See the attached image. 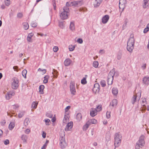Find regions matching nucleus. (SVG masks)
I'll return each mask as SVG.
<instances>
[{
    "instance_id": "5701e85b",
    "label": "nucleus",
    "mask_w": 149,
    "mask_h": 149,
    "mask_svg": "<svg viewBox=\"0 0 149 149\" xmlns=\"http://www.w3.org/2000/svg\"><path fill=\"white\" fill-rule=\"evenodd\" d=\"M149 5V3H148V0H144L143 3V7L145 8Z\"/></svg>"
},
{
    "instance_id": "f3484780",
    "label": "nucleus",
    "mask_w": 149,
    "mask_h": 149,
    "mask_svg": "<svg viewBox=\"0 0 149 149\" xmlns=\"http://www.w3.org/2000/svg\"><path fill=\"white\" fill-rule=\"evenodd\" d=\"M71 62V61L69 58H67L64 61V65L65 66H68L70 65Z\"/></svg>"
},
{
    "instance_id": "7c9ffc66",
    "label": "nucleus",
    "mask_w": 149,
    "mask_h": 149,
    "mask_svg": "<svg viewBox=\"0 0 149 149\" xmlns=\"http://www.w3.org/2000/svg\"><path fill=\"white\" fill-rule=\"evenodd\" d=\"M30 122V121L29 120V118H26L24 120V124L25 126H26L28 125Z\"/></svg>"
},
{
    "instance_id": "de8ad7c7",
    "label": "nucleus",
    "mask_w": 149,
    "mask_h": 149,
    "mask_svg": "<svg viewBox=\"0 0 149 149\" xmlns=\"http://www.w3.org/2000/svg\"><path fill=\"white\" fill-rule=\"evenodd\" d=\"M46 115L47 117L50 118H52L53 117V115L50 112H47L46 113Z\"/></svg>"
},
{
    "instance_id": "8fccbe9b",
    "label": "nucleus",
    "mask_w": 149,
    "mask_h": 149,
    "mask_svg": "<svg viewBox=\"0 0 149 149\" xmlns=\"http://www.w3.org/2000/svg\"><path fill=\"white\" fill-rule=\"evenodd\" d=\"M5 3L6 6H8L10 4V0H6L5 1Z\"/></svg>"
},
{
    "instance_id": "cd10ccee",
    "label": "nucleus",
    "mask_w": 149,
    "mask_h": 149,
    "mask_svg": "<svg viewBox=\"0 0 149 149\" xmlns=\"http://www.w3.org/2000/svg\"><path fill=\"white\" fill-rule=\"evenodd\" d=\"M115 140H121V136L118 133L115 134Z\"/></svg>"
},
{
    "instance_id": "412c9836",
    "label": "nucleus",
    "mask_w": 149,
    "mask_h": 149,
    "mask_svg": "<svg viewBox=\"0 0 149 149\" xmlns=\"http://www.w3.org/2000/svg\"><path fill=\"white\" fill-rule=\"evenodd\" d=\"M112 93L114 95L116 96L118 93V90L117 88H113L112 89Z\"/></svg>"
},
{
    "instance_id": "13d9d810",
    "label": "nucleus",
    "mask_w": 149,
    "mask_h": 149,
    "mask_svg": "<svg viewBox=\"0 0 149 149\" xmlns=\"http://www.w3.org/2000/svg\"><path fill=\"white\" fill-rule=\"evenodd\" d=\"M31 25L32 27H35L37 26V24L36 23H32Z\"/></svg>"
},
{
    "instance_id": "49530a36",
    "label": "nucleus",
    "mask_w": 149,
    "mask_h": 149,
    "mask_svg": "<svg viewBox=\"0 0 149 149\" xmlns=\"http://www.w3.org/2000/svg\"><path fill=\"white\" fill-rule=\"evenodd\" d=\"M74 48L75 46H74L71 45L69 46V49L70 51H72L74 49Z\"/></svg>"
},
{
    "instance_id": "e2e57ef3",
    "label": "nucleus",
    "mask_w": 149,
    "mask_h": 149,
    "mask_svg": "<svg viewBox=\"0 0 149 149\" xmlns=\"http://www.w3.org/2000/svg\"><path fill=\"white\" fill-rule=\"evenodd\" d=\"M30 132V130L29 129H27L25 132V133L26 134H29Z\"/></svg>"
},
{
    "instance_id": "f8f14e48",
    "label": "nucleus",
    "mask_w": 149,
    "mask_h": 149,
    "mask_svg": "<svg viewBox=\"0 0 149 149\" xmlns=\"http://www.w3.org/2000/svg\"><path fill=\"white\" fill-rule=\"evenodd\" d=\"M139 93L140 94V95L138 97L137 95H134L133 97L132 98V103L133 104H134L135 102L136 101V100H139L140 98V96L141 95V93L140 92H139Z\"/></svg>"
},
{
    "instance_id": "7ed1b4c3",
    "label": "nucleus",
    "mask_w": 149,
    "mask_h": 149,
    "mask_svg": "<svg viewBox=\"0 0 149 149\" xmlns=\"http://www.w3.org/2000/svg\"><path fill=\"white\" fill-rule=\"evenodd\" d=\"M144 136L142 135L139 137V141L137 142L136 145L141 146H143L145 145V141H144Z\"/></svg>"
},
{
    "instance_id": "864d4df0",
    "label": "nucleus",
    "mask_w": 149,
    "mask_h": 149,
    "mask_svg": "<svg viewBox=\"0 0 149 149\" xmlns=\"http://www.w3.org/2000/svg\"><path fill=\"white\" fill-rule=\"evenodd\" d=\"M58 47L55 46L53 48V50L54 52H56L58 50Z\"/></svg>"
},
{
    "instance_id": "e433bc0d",
    "label": "nucleus",
    "mask_w": 149,
    "mask_h": 149,
    "mask_svg": "<svg viewBox=\"0 0 149 149\" xmlns=\"http://www.w3.org/2000/svg\"><path fill=\"white\" fill-rule=\"evenodd\" d=\"M25 113L24 111H22L20 112L18 114V116L19 118H22L24 115Z\"/></svg>"
},
{
    "instance_id": "2eb2a0df",
    "label": "nucleus",
    "mask_w": 149,
    "mask_h": 149,
    "mask_svg": "<svg viewBox=\"0 0 149 149\" xmlns=\"http://www.w3.org/2000/svg\"><path fill=\"white\" fill-rule=\"evenodd\" d=\"M14 93L13 92H10L8 93L7 94L5 95L6 99L9 100L12 97V96L14 95Z\"/></svg>"
},
{
    "instance_id": "680f3d73",
    "label": "nucleus",
    "mask_w": 149,
    "mask_h": 149,
    "mask_svg": "<svg viewBox=\"0 0 149 149\" xmlns=\"http://www.w3.org/2000/svg\"><path fill=\"white\" fill-rule=\"evenodd\" d=\"M46 133L45 132H42V136L43 138H45L46 137Z\"/></svg>"
},
{
    "instance_id": "4468645a",
    "label": "nucleus",
    "mask_w": 149,
    "mask_h": 149,
    "mask_svg": "<svg viewBox=\"0 0 149 149\" xmlns=\"http://www.w3.org/2000/svg\"><path fill=\"white\" fill-rule=\"evenodd\" d=\"M109 19V16L108 15H106L102 19V22L103 24H106L108 22Z\"/></svg>"
},
{
    "instance_id": "5fc2aeb1",
    "label": "nucleus",
    "mask_w": 149,
    "mask_h": 149,
    "mask_svg": "<svg viewBox=\"0 0 149 149\" xmlns=\"http://www.w3.org/2000/svg\"><path fill=\"white\" fill-rule=\"evenodd\" d=\"M3 143L5 145H7L9 144V140L8 139H6L3 141Z\"/></svg>"
},
{
    "instance_id": "f257e3e1",
    "label": "nucleus",
    "mask_w": 149,
    "mask_h": 149,
    "mask_svg": "<svg viewBox=\"0 0 149 149\" xmlns=\"http://www.w3.org/2000/svg\"><path fill=\"white\" fill-rule=\"evenodd\" d=\"M135 40L133 35L131 34L127 42V49L130 52H132L134 48Z\"/></svg>"
},
{
    "instance_id": "a18cd8bd",
    "label": "nucleus",
    "mask_w": 149,
    "mask_h": 149,
    "mask_svg": "<svg viewBox=\"0 0 149 149\" xmlns=\"http://www.w3.org/2000/svg\"><path fill=\"white\" fill-rule=\"evenodd\" d=\"M113 80V79H107V81L108 82V84L109 85H111L112 83Z\"/></svg>"
},
{
    "instance_id": "4c0bfd02",
    "label": "nucleus",
    "mask_w": 149,
    "mask_h": 149,
    "mask_svg": "<svg viewBox=\"0 0 149 149\" xmlns=\"http://www.w3.org/2000/svg\"><path fill=\"white\" fill-rule=\"evenodd\" d=\"M63 11H65L66 12L68 13H69V12L70 11L68 7L66 6L63 8Z\"/></svg>"
},
{
    "instance_id": "6e6d98bb",
    "label": "nucleus",
    "mask_w": 149,
    "mask_h": 149,
    "mask_svg": "<svg viewBox=\"0 0 149 149\" xmlns=\"http://www.w3.org/2000/svg\"><path fill=\"white\" fill-rule=\"evenodd\" d=\"M17 16L18 18H21L23 16V14L22 13H19L17 14Z\"/></svg>"
},
{
    "instance_id": "aec40b11",
    "label": "nucleus",
    "mask_w": 149,
    "mask_h": 149,
    "mask_svg": "<svg viewBox=\"0 0 149 149\" xmlns=\"http://www.w3.org/2000/svg\"><path fill=\"white\" fill-rule=\"evenodd\" d=\"M45 88V86L43 85H41L39 86V93L40 94H43V90Z\"/></svg>"
},
{
    "instance_id": "39448f33",
    "label": "nucleus",
    "mask_w": 149,
    "mask_h": 149,
    "mask_svg": "<svg viewBox=\"0 0 149 149\" xmlns=\"http://www.w3.org/2000/svg\"><path fill=\"white\" fill-rule=\"evenodd\" d=\"M70 90L71 93L73 95H75L76 93V90L74 86V83L73 81H71L70 85Z\"/></svg>"
},
{
    "instance_id": "09e8293b",
    "label": "nucleus",
    "mask_w": 149,
    "mask_h": 149,
    "mask_svg": "<svg viewBox=\"0 0 149 149\" xmlns=\"http://www.w3.org/2000/svg\"><path fill=\"white\" fill-rule=\"evenodd\" d=\"M97 111V112H99L101 111L102 109V108L101 106L100 105H98V106H97L96 107V108Z\"/></svg>"
},
{
    "instance_id": "a211bd4d",
    "label": "nucleus",
    "mask_w": 149,
    "mask_h": 149,
    "mask_svg": "<svg viewBox=\"0 0 149 149\" xmlns=\"http://www.w3.org/2000/svg\"><path fill=\"white\" fill-rule=\"evenodd\" d=\"M118 103V102L116 99H113L112 102L110 103V105H111L112 107H114L116 106Z\"/></svg>"
},
{
    "instance_id": "3c124183",
    "label": "nucleus",
    "mask_w": 149,
    "mask_h": 149,
    "mask_svg": "<svg viewBox=\"0 0 149 149\" xmlns=\"http://www.w3.org/2000/svg\"><path fill=\"white\" fill-rule=\"evenodd\" d=\"M110 112L107 111L106 113V117L107 118H109L110 117Z\"/></svg>"
},
{
    "instance_id": "c85d7f7f",
    "label": "nucleus",
    "mask_w": 149,
    "mask_h": 149,
    "mask_svg": "<svg viewBox=\"0 0 149 149\" xmlns=\"http://www.w3.org/2000/svg\"><path fill=\"white\" fill-rule=\"evenodd\" d=\"M77 119L78 121H80L82 119V116L80 113H78L76 115Z\"/></svg>"
},
{
    "instance_id": "ddd939ff",
    "label": "nucleus",
    "mask_w": 149,
    "mask_h": 149,
    "mask_svg": "<svg viewBox=\"0 0 149 149\" xmlns=\"http://www.w3.org/2000/svg\"><path fill=\"white\" fill-rule=\"evenodd\" d=\"M72 122H70V123H68V124L66 125V127L65 128V131H68L72 127Z\"/></svg>"
},
{
    "instance_id": "423d86ee",
    "label": "nucleus",
    "mask_w": 149,
    "mask_h": 149,
    "mask_svg": "<svg viewBox=\"0 0 149 149\" xmlns=\"http://www.w3.org/2000/svg\"><path fill=\"white\" fill-rule=\"evenodd\" d=\"M68 13L65 11H62L60 15L61 18L63 20L67 19L68 17Z\"/></svg>"
},
{
    "instance_id": "20e7f679",
    "label": "nucleus",
    "mask_w": 149,
    "mask_h": 149,
    "mask_svg": "<svg viewBox=\"0 0 149 149\" xmlns=\"http://www.w3.org/2000/svg\"><path fill=\"white\" fill-rule=\"evenodd\" d=\"M126 3V0H120L119 1V8L120 9H122L123 11L125 7V5Z\"/></svg>"
},
{
    "instance_id": "ea45409f",
    "label": "nucleus",
    "mask_w": 149,
    "mask_h": 149,
    "mask_svg": "<svg viewBox=\"0 0 149 149\" xmlns=\"http://www.w3.org/2000/svg\"><path fill=\"white\" fill-rule=\"evenodd\" d=\"M38 103H36L35 102H33L31 105V108L36 109L37 107Z\"/></svg>"
},
{
    "instance_id": "6ab92c4d",
    "label": "nucleus",
    "mask_w": 149,
    "mask_h": 149,
    "mask_svg": "<svg viewBox=\"0 0 149 149\" xmlns=\"http://www.w3.org/2000/svg\"><path fill=\"white\" fill-rule=\"evenodd\" d=\"M121 142V140H115L114 145L115 147H118L120 145ZM116 148H114L115 149Z\"/></svg>"
},
{
    "instance_id": "bb28decb",
    "label": "nucleus",
    "mask_w": 149,
    "mask_h": 149,
    "mask_svg": "<svg viewBox=\"0 0 149 149\" xmlns=\"http://www.w3.org/2000/svg\"><path fill=\"white\" fill-rule=\"evenodd\" d=\"M70 29L72 31H73L75 29V26L74 24L72 22H70Z\"/></svg>"
},
{
    "instance_id": "c03bdc74",
    "label": "nucleus",
    "mask_w": 149,
    "mask_h": 149,
    "mask_svg": "<svg viewBox=\"0 0 149 149\" xmlns=\"http://www.w3.org/2000/svg\"><path fill=\"white\" fill-rule=\"evenodd\" d=\"M100 84L101 86L103 87L105 86L106 85L105 81L104 80H102L100 82Z\"/></svg>"
},
{
    "instance_id": "72a5a7b5",
    "label": "nucleus",
    "mask_w": 149,
    "mask_h": 149,
    "mask_svg": "<svg viewBox=\"0 0 149 149\" xmlns=\"http://www.w3.org/2000/svg\"><path fill=\"white\" fill-rule=\"evenodd\" d=\"M53 71L52 72V74H53L54 77L55 78H57V74L58 73V72L55 69H53Z\"/></svg>"
},
{
    "instance_id": "052dcab7",
    "label": "nucleus",
    "mask_w": 149,
    "mask_h": 149,
    "mask_svg": "<svg viewBox=\"0 0 149 149\" xmlns=\"http://www.w3.org/2000/svg\"><path fill=\"white\" fill-rule=\"evenodd\" d=\"M146 63H144L141 66V68L143 70L145 69L146 68Z\"/></svg>"
},
{
    "instance_id": "a19ab883",
    "label": "nucleus",
    "mask_w": 149,
    "mask_h": 149,
    "mask_svg": "<svg viewBox=\"0 0 149 149\" xmlns=\"http://www.w3.org/2000/svg\"><path fill=\"white\" fill-rule=\"evenodd\" d=\"M98 62L97 61H94L93 63V66L95 68H97L98 66Z\"/></svg>"
},
{
    "instance_id": "603ef678",
    "label": "nucleus",
    "mask_w": 149,
    "mask_h": 149,
    "mask_svg": "<svg viewBox=\"0 0 149 149\" xmlns=\"http://www.w3.org/2000/svg\"><path fill=\"white\" fill-rule=\"evenodd\" d=\"M53 5L54 6V9L55 10L56 9V1L55 0H53Z\"/></svg>"
},
{
    "instance_id": "b1692460",
    "label": "nucleus",
    "mask_w": 149,
    "mask_h": 149,
    "mask_svg": "<svg viewBox=\"0 0 149 149\" xmlns=\"http://www.w3.org/2000/svg\"><path fill=\"white\" fill-rule=\"evenodd\" d=\"M68 114L65 115L64 116V119L63 120V122L64 123H67L68 122L69 120V118L68 117Z\"/></svg>"
},
{
    "instance_id": "c756f323",
    "label": "nucleus",
    "mask_w": 149,
    "mask_h": 149,
    "mask_svg": "<svg viewBox=\"0 0 149 149\" xmlns=\"http://www.w3.org/2000/svg\"><path fill=\"white\" fill-rule=\"evenodd\" d=\"M87 77V75H85V77H84L81 80V83L83 84H86L87 81H86V78Z\"/></svg>"
},
{
    "instance_id": "9b49d317",
    "label": "nucleus",
    "mask_w": 149,
    "mask_h": 149,
    "mask_svg": "<svg viewBox=\"0 0 149 149\" xmlns=\"http://www.w3.org/2000/svg\"><path fill=\"white\" fill-rule=\"evenodd\" d=\"M93 91L95 93L98 92L100 90V85L98 83H96L94 85Z\"/></svg>"
},
{
    "instance_id": "f704fd0d",
    "label": "nucleus",
    "mask_w": 149,
    "mask_h": 149,
    "mask_svg": "<svg viewBox=\"0 0 149 149\" xmlns=\"http://www.w3.org/2000/svg\"><path fill=\"white\" fill-rule=\"evenodd\" d=\"M15 125L13 122H11L9 125V128L10 130H12L15 127Z\"/></svg>"
},
{
    "instance_id": "0eeeda50",
    "label": "nucleus",
    "mask_w": 149,
    "mask_h": 149,
    "mask_svg": "<svg viewBox=\"0 0 149 149\" xmlns=\"http://www.w3.org/2000/svg\"><path fill=\"white\" fill-rule=\"evenodd\" d=\"M82 4V2L81 1H74L71 2L70 6H81Z\"/></svg>"
},
{
    "instance_id": "c9c22d12",
    "label": "nucleus",
    "mask_w": 149,
    "mask_h": 149,
    "mask_svg": "<svg viewBox=\"0 0 149 149\" xmlns=\"http://www.w3.org/2000/svg\"><path fill=\"white\" fill-rule=\"evenodd\" d=\"M24 28L25 30H27L29 29V25L28 24L27 22H24L23 23Z\"/></svg>"
},
{
    "instance_id": "58836bf2",
    "label": "nucleus",
    "mask_w": 149,
    "mask_h": 149,
    "mask_svg": "<svg viewBox=\"0 0 149 149\" xmlns=\"http://www.w3.org/2000/svg\"><path fill=\"white\" fill-rule=\"evenodd\" d=\"M91 125V124L89 123L88 121L86 123V125L83 127L84 130H86L89 127V125Z\"/></svg>"
},
{
    "instance_id": "69168bd1",
    "label": "nucleus",
    "mask_w": 149,
    "mask_h": 149,
    "mask_svg": "<svg viewBox=\"0 0 149 149\" xmlns=\"http://www.w3.org/2000/svg\"><path fill=\"white\" fill-rule=\"evenodd\" d=\"M149 31V30L147 28H145L144 30V31H143V33H146L148 31Z\"/></svg>"
},
{
    "instance_id": "0e129e2a",
    "label": "nucleus",
    "mask_w": 149,
    "mask_h": 149,
    "mask_svg": "<svg viewBox=\"0 0 149 149\" xmlns=\"http://www.w3.org/2000/svg\"><path fill=\"white\" fill-rule=\"evenodd\" d=\"M50 121V120L49 119H47L45 120V122L46 123V125H49V124L48 123Z\"/></svg>"
},
{
    "instance_id": "2f4dec72",
    "label": "nucleus",
    "mask_w": 149,
    "mask_h": 149,
    "mask_svg": "<svg viewBox=\"0 0 149 149\" xmlns=\"http://www.w3.org/2000/svg\"><path fill=\"white\" fill-rule=\"evenodd\" d=\"M49 78V76L48 75H47L44 77V80H43V83L45 84H46L48 82Z\"/></svg>"
},
{
    "instance_id": "393cba45",
    "label": "nucleus",
    "mask_w": 149,
    "mask_h": 149,
    "mask_svg": "<svg viewBox=\"0 0 149 149\" xmlns=\"http://www.w3.org/2000/svg\"><path fill=\"white\" fill-rule=\"evenodd\" d=\"M143 81L144 84H148L149 81V77H144L143 79Z\"/></svg>"
},
{
    "instance_id": "bf43d9fd",
    "label": "nucleus",
    "mask_w": 149,
    "mask_h": 149,
    "mask_svg": "<svg viewBox=\"0 0 149 149\" xmlns=\"http://www.w3.org/2000/svg\"><path fill=\"white\" fill-rule=\"evenodd\" d=\"M77 42L80 43H82L83 42V40L79 38L77 40Z\"/></svg>"
},
{
    "instance_id": "473e14b6",
    "label": "nucleus",
    "mask_w": 149,
    "mask_h": 149,
    "mask_svg": "<svg viewBox=\"0 0 149 149\" xmlns=\"http://www.w3.org/2000/svg\"><path fill=\"white\" fill-rule=\"evenodd\" d=\"M88 123H90L96 124L97 123V121L94 119H92L88 121Z\"/></svg>"
},
{
    "instance_id": "a878e982",
    "label": "nucleus",
    "mask_w": 149,
    "mask_h": 149,
    "mask_svg": "<svg viewBox=\"0 0 149 149\" xmlns=\"http://www.w3.org/2000/svg\"><path fill=\"white\" fill-rule=\"evenodd\" d=\"M60 145L61 148L63 149L65 148L67 145V144L66 142H62L60 143Z\"/></svg>"
},
{
    "instance_id": "4be33fe9",
    "label": "nucleus",
    "mask_w": 149,
    "mask_h": 149,
    "mask_svg": "<svg viewBox=\"0 0 149 149\" xmlns=\"http://www.w3.org/2000/svg\"><path fill=\"white\" fill-rule=\"evenodd\" d=\"M27 137L26 135H22L21 137V139L23 141V142L24 143H26L27 141Z\"/></svg>"
},
{
    "instance_id": "79ce46f5",
    "label": "nucleus",
    "mask_w": 149,
    "mask_h": 149,
    "mask_svg": "<svg viewBox=\"0 0 149 149\" xmlns=\"http://www.w3.org/2000/svg\"><path fill=\"white\" fill-rule=\"evenodd\" d=\"M27 70L26 69H24L22 72V76L25 78H26V74L27 73Z\"/></svg>"
},
{
    "instance_id": "774afa93",
    "label": "nucleus",
    "mask_w": 149,
    "mask_h": 149,
    "mask_svg": "<svg viewBox=\"0 0 149 149\" xmlns=\"http://www.w3.org/2000/svg\"><path fill=\"white\" fill-rule=\"evenodd\" d=\"M47 145L46 144H45L42 147V148L41 149H45V148L47 147Z\"/></svg>"
},
{
    "instance_id": "4d7b16f0",
    "label": "nucleus",
    "mask_w": 149,
    "mask_h": 149,
    "mask_svg": "<svg viewBox=\"0 0 149 149\" xmlns=\"http://www.w3.org/2000/svg\"><path fill=\"white\" fill-rule=\"evenodd\" d=\"M142 147L140 146H139L138 145H136L135 148L136 149H142Z\"/></svg>"
},
{
    "instance_id": "37998d69",
    "label": "nucleus",
    "mask_w": 149,
    "mask_h": 149,
    "mask_svg": "<svg viewBox=\"0 0 149 149\" xmlns=\"http://www.w3.org/2000/svg\"><path fill=\"white\" fill-rule=\"evenodd\" d=\"M59 26L60 28L63 29L64 27V24L63 22H60L59 23Z\"/></svg>"
},
{
    "instance_id": "9d476101",
    "label": "nucleus",
    "mask_w": 149,
    "mask_h": 149,
    "mask_svg": "<svg viewBox=\"0 0 149 149\" xmlns=\"http://www.w3.org/2000/svg\"><path fill=\"white\" fill-rule=\"evenodd\" d=\"M115 70L114 69L111 70L109 73L108 76V79H113V76L115 74Z\"/></svg>"
},
{
    "instance_id": "f03ea898",
    "label": "nucleus",
    "mask_w": 149,
    "mask_h": 149,
    "mask_svg": "<svg viewBox=\"0 0 149 149\" xmlns=\"http://www.w3.org/2000/svg\"><path fill=\"white\" fill-rule=\"evenodd\" d=\"M11 84V87L13 89H16L19 86V81L18 79L16 77H14L12 79Z\"/></svg>"
},
{
    "instance_id": "6e6552de",
    "label": "nucleus",
    "mask_w": 149,
    "mask_h": 149,
    "mask_svg": "<svg viewBox=\"0 0 149 149\" xmlns=\"http://www.w3.org/2000/svg\"><path fill=\"white\" fill-rule=\"evenodd\" d=\"M60 143H61L62 142H66L65 139V133L63 131H61L60 134Z\"/></svg>"
},
{
    "instance_id": "338daca9",
    "label": "nucleus",
    "mask_w": 149,
    "mask_h": 149,
    "mask_svg": "<svg viewBox=\"0 0 149 149\" xmlns=\"http://www.w3.org/2000/svg\"><path fill=\"white\" fill-rule=\"evenodd\" d=\"M70 107L69 106H67L65 109V112H67L69 109H70Z\"/></svg>"
},
{
    "instance_id": "dca6fc26",
    "label": "nucleus",
    "mask_w": 149,
    "mask_h": 149,
    "mask_svg": "<svg viewBox=\"0 0 149 149\" xmlns=\"http://www.w3.org/2000/svg\"><path fill=\"white\" fill-rule=\"evenodd\" d=\"M102 0H95L94 2V5L95 7L99 6L102 1Z\"/></svg>"
},
{
    "instance_id": "1a4fd4ad",
    "label": "nucleus",
    "mask_w": 149,
    "mask_h": 149,
    "mask_svg": "<svg viewBox=\"0 0 149 149\" xmlns=\"http://www.w3.org/2000/svg\"><path fill=\"white\" fill-rule=\"evenodd\" d=\"M97 112L96 109L92 108L90 110V115L91 116L93 117L97 115Z\"/></svg>"
}]
</instances>
